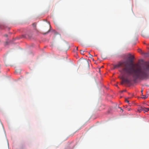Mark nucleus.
Wrapping results in <instances>:
<instances>
[{"instance_id": "f257e3e1", "label": "nucleus", "mask_w": 149, "mask_h": 149, "mask_svg": "<svg viewBox=\"0 0 149 149\" xmlns=\"http://www.w3.org/2000/svg\"><path fill=\"white\" fill-rule=\"evenodd\" d=\"M113 66V69L120 67L119 71L123 75L122 83L130 84L132 80L145 79L148 76L149 62L144 66H139L135 68H132L127 61H119Z\"/></svg>"}, {"instance_id": "f03ea898", "label": "nucleus", "mask_w": 149, "mask_h": 149, "mask_svg": "<svg viewBox=\"0 0 149 149\" xmlns=\"http://www.w3.org/2000/svg\"><path fill=\"white\" fill-rule=\"evenodd\" d=\"M137 110L139 112H141L142 111H143L145 112L146 111L147 109H146V107H141L139 108Z\"/></svg>"}, {"instance_id": "7ed1b4c3", "label": "nucleus", "mask_w": 149, "mask_h": 149, "mask_svg": "<svg viewBox=\"0 0 149 149\" xmlns=\"http://www.w3.org/2000/svg\"><path fill=\"white\" fill-rule=\"evenodd\" d=\"M125 102H127V103H128V104H130V103H129V101L128 100V98H125Z\"/></svg>"}, {"instance_id": "20e7f679", "label": "nucleus", "mask_w": 149, "mask_h": 149, "mask_svg": "<svg viewBox=\"0 0 149 149\" xmlns=\"http://www.w3.org/2000/svg\"><path fill=\"white\" fill-rule=\"evenodd\" d=\"M134 58V57L131 54H130V56L129 57V58L132 60Z\"/></svg>"}, {"instance_id": "39448f33", "label": "nucleus", "mask_w": 149, "mask_h": 149, "mask_svg": "<svg viewBox=\"0 0 149 149\" xmlns=\"http://www.w3.org/2000/svg\"><path fill=\"white\" fill-rule=\"evenodd\" d=\"M80 53L81 54H84V51L82 50H80Z\"/></svg>"}, {"instance_id": "423d86ee", "label": "nucleus", "mask_w": 149, "mask_h": 149, "mask_svg": "<svg viewBox=\"0 0 149 149\" xmlns=\"http://www.w3.org/2000/svg\"><path fill=\"white\" fill-rule=\"evenodd\" d=\"M146 109H147V110L146 112H148V111H149V108H146Z\"/></svg>"}, {"instance_id": "0eeeda50", "label": "nucleus", "mask_w": 149, "mask_h": 149, "mask_svg": "<svg viewBox=\"0 0 149 149\" xmlns=\"http://www.w3.org/2000/svg\"><path fill=\"white\" fill-rule=\"evenodd\" d=\"M89 57L92 58V57L93 56L92 55H91L90 53H89Z\"/></svg>"}, {"instance_id": "6e6552de", "label": "nucleus", "mask_w": 149, "mask_h": 149, "mask_svg": "<svg viewBox=\"0 0 149 149\" xmlns=\"http://www.w3.org/2000/svg\"><path fill=\"white\" fill-rule=\"evenodd\" d=\"M33 25L34 26H36V24L35 23H33Z\"/></svg>"}, {"instance_id": "1a4fd4ad", "label": "nucleus", "mask_w": 149, "mask_h": 149, "mask_svg": "<svg viewBox=\"0 0 149 149\" xmlns=\"http://www.w3.org/2000/svg\"><path fill=\"white\" fill-rule=\"evenodd\" d=\"M138 52H141V49H138Z\"/></svg>"}, {"instance_id": "9d476101", "label": "nucleus", "mask_w": 149, "mask_h": 149, "mask_svg": "<svg viewBox=\"0 0 149 149\" xmlns=\"http://www.w3.org/2000/svg\"><path fill=\"white\" fill-rule=\"evenodd\" d=\"M147 97V96H144V97H142V98H144V99H145V98H146Z\"/></svg>"}, {"instance_id": "9b49d317", "label": "nucleus", "mask_w": 149, "mask_h": 149, "mask_svg": "<svg viewBox=\"0 0 149 149\" xmlns=\"http://www.w3.org/2000/svg\"><path fill=\"white\" fill-rule=\"evenodd\" d=\"M50 31V30H49L47 32L45 33V34L48 33Z\"/></svg>"}, {"instance_id": "f8f14e48", "label": "nucleus", "mask_w": 149, "mask_h": 149, "mask_svg": "<svg viewBox=\"0 0 149 149\" xmlns=\"http://www.w3.org/2000/svg\"><path fill=\"white\" fill-rule=\"evenodd\" d=\"M5 36L6 37H7L8 36V35L7 34H6L5 35Z\"/></svg>"}, {"instance_id": "ddd939ff", "label": "nucleus", "mask_w": 149, "mask_h": 149, "mask_svg": "<svg viewBox=\"0 0 149 149\" xmlns=\"http://www.w3.org/2000/svg\"><path fill=\"white\" fill-rule=\"evenodd\" d=\"M128 109L129 111H130V109H129V108H128Z\"/></svg>"}, {"instance_id": "4468645a", "label": "nucleus", "mask_w": 149, "mask_h": 149, "mask_svg": "<svg viewBox=\"0 0 149 149\" xmlns=\"http://www.w3.org/2000/svg\"><path fill=\"white\" fill-rule=\"evenodd\" d=\"M76 49H77H77H78V47H77Z\"/></svg>"}, {"instance_id": "2eb2a0df", "label": "nucleus", "mask_w": 149, "mask_h": 149, "mask_svg": "<svg viewBox=\"0 0 149 149\" xmlns=\"http://www.w3.org/2000/svg\"><path fill=\"white\" fill-rule=\"evenodd\" d=\"M142 91H143V90H141V92H142Z\"/></svg>"}]
</instances>
